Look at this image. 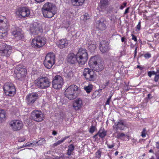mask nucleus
<instances>
[{
  "label": "nucleus",
  "mask_w": 159,
  "mask_h": 159,
  "mask_svg": "<svg viewBox=\"0 0 159 159\" xmlns=\"http://www.w3.org/2000/svg\"><path fill=\"white\" fill-rule=\"evenodd\" d=\"M43 16L51 18L56 13V7L52 3L48 2L45 3L42 9Z\"/></svg>",
  "instance_id": "obj_1"
},
{
  "label": "nucleus",
  "mask_w": 159,
  "mask_h": 159,
  "mask_svg": "<svg viewBox=\"0 0 159 159\" xmlns=\"http://www.w3.org/2000/svg\"><path fill=\"white\" fill-rule=\"evenodd\" d=\"M80 90L75 85H71L69 86L65 90V96L70 100L75 98L78 96Z\"/></svg>",
  "instance_id": "obj_2"
},
{
  "label": "nucleus",
  "mask_w": 159,
  "mask_h": 159,
  "mask_svg": "<svg viewBox=\"0 0 159 159\" xmlns=\"http://www.w3.org/2000/svg\"><path fill=\"white\" fill-rule=\"evenodd\" d=\"M89 62L90 64H93L94 70L96 71H100L104 68L103 63L99 56H94L92 57Z\"/></svg>",
  "instance_id": "obj_3"
},
{
  "label": "nucleus",
  "mask_w": 159,
  "mask_h": 159,
  "mask_svg": "<svg viewBox=\"0 0 159 159\" xmlns=\"http://www.w3.org/2000/svg\"><path fill=\"white\" fill-rule=\"evenodd\" d=\"M35 84L37 88L42 89H46L50 86V82L48 79L46 77H40L34 81Z\"/></svg>",
  "instance_id": "obj_4"
},
{
  "label": "nucleus",
  "mask_w": 159,
  "mask_h": 159,
  "mask_svg": "<svg viewBox=\"0 0 159 159\" xmlns=\"http://www.w3.org/2000/svg\"><path fill=\"white\" fill-rule=\"evenodd\" d=\"M76 55L78 62L80 65H84L87 62L88 58V56L87 50L83 48H80Z\"/></svg>",
  "instance_id": "obj_5"
},
{
  "label": "nucleus",
  "mask_w": 159,
  "mask_h": 159,
  "mask_svg": "<svg viewBox=\"0 0 159 159\" xmlns=\"http://www.w3.org/2000/svg\"><path fill=\"white\" fill-rule=\"evenodd\" d=\"M47 39L43 36H38L32 40V46L35 48H40L44 46L47 42Z\"/></svg>",
  "instance_id": "obj_6"
},
{
  "label": "nucleus",
  "mask_w": 159,
  "mask_h": 159,
  "mask_svg": "<svg viewBox=\"0 0 159 159\" xmlns=\"http://www.w3.org/2000/svg\"><path fill=\"white\" fill-rule=\"evenodd\" d=\"M55 61V56L53 52L47 54L45 56L43 61L45 67L48 69L51 68L54 64Z\"/></svg>",
  "instance_id": "obj_7"
},
{
  "label": "nucleus",
  "mask_w": 159,
  "mask_h": 159,
  "mask_svg": "<svg viewBox=\"0 0 159 159\" xmlns=\"http://www.w3.org/2000/svg\"><path fill=\"white\" fill-rule=\"evenodd\" d=\"M83 75L88 81H93L96 78V75L94 71L88 68H85L84 69Z\"/></svg>",
  "instance_id": "obj_8"
},
{
  "label": "nucleus",
  "mask_w": 159,
  "mask_h": 159,
  "mask_svg": "<svg viewBox=\"0 0 159 159\" xmlns=\"http://www.w3.org/2000/svg\"><path fill=\"white\" fill-rule=\"evenodd\" d=\"M3 88L5 93L7 95L12 96L16 93V89L13 84L11 83L5 84Z\"/></svg>",
  "instance_id": "obj_9"
},
{
  "label": "nucleus",
  "mask_w": 159,
  "mask_h": 159,
  "mask_svg": "<svg viewBox=\"0 0 159 159\" xmlns=\"http://www.w3.org/2000/svg\"><path fill=\"white\" fill-rule=\"evenodd\" d=\"M3 88L5 93L7 95L12 96L16 93V89L13 84L11 83L5 84Z\"/></svg>",
  "instance_id": "obj_10"
},
{
  "label": "nucleus",
  "mask_w": 159,
  "mask_h": 159,
  "mask_svg": "<svg viewBox=\"0 0 159 159\" xmlns=\"http://www.w3.org/2000/svg\"><path fill=\"white\" fill-rule=\"evenodd\" d=\"M30 32L32 35L40 34L43 32L42 27L40 24L34 23L30 27Z\"/></svg>",
  "instance_id": "obj_11"
},
{
  "label": "nucleus",
  "mask_w": 159,
  "mask_h": 159,
  "mask_svg": "<svg viewBox=\"0 0 159 159\" xmlns=\"http://www.w3.org/2000/svg\"><path fill=\"white\" fill-rule=\"evenodd\" d=\"M64 80L62 77L60 75H57L53 78L52 81V87L55 89L61 88L63 84Z\"/></svg>",
  "instance_id": "obj_12"
},
{
  "label": "nucleus",
  "mask_w": 159,
  "mask_h": 159,
  "mask_svg": "<svg viewBox=\"0 0 159 159\" xmlns=\"http://www.w3.org/2000/svg\"><path fill=\"white\" fill-rule=\"evenodd\" d=\"M12 51L11 46L4 43L0 46V54L2 56L9 57Z\"/></svg>",
  "instance_id": "obj_13"
},
{
  "label": "nucleus",
  "mask_w": 159,
  "mask_h": 159,
  "mask_svg": "<svg viewBox=\"0 0 159 159\" xmlns=\"http://www.w3.org/2000/svg\"><path fill=\"white\" fill-rule=\"evenodd\" d=\"M43 114L41 111L37 110L33 111L31 113V118L34 120L41 122L43 120Z\"/></svg>",
  "instance_id": "obj_14"
},
{
  "label": "nucleus",
  "mask_w": 159,
  "mask_h": 159,
  "mask_svg": "<svg viewBox=\"0 0 159 159\" xmlns=\"http://www.w3.org/2000/svg\"><path fill=\"white\" fill-rule=\"evenodd\" d=\"M126 126V123L123 120H119L117 122H115L113 126V129L115 131L114 133H117L118 129L121 130H124Z\"/></svg>",
  "instance_id": "obj_15"
},
{
  "label": "nucleus",
  "mask_w": 159,
  "mask_h": 159,
  "mask_svg": "<svg viewBox=\"0 0 159 159\" xmlns=\"http://www.w3.org/2000/svg\"><path fill=\"white\" fill-rule=\"evenodd\" d=\"M10 127L13 131L19 130L23 126L22 122L19 120H14L11 121L10 123Z\"/></svg>",
  "instance_id": "obj_16"
},
{
  "label": "nucleus",
  "mask_w": 159,
  "mask_h": 159,
  "mask_svg": "<svg viewBox=\"0 0 159 159\" xmlns=\"http://www.w3.org/2000/svg\"><path fill=\"white\" fill-rule=\"evenodd\" d=\"M38 97V94L36 93H32L29 94L26 98L27 103L29 105H32Z\"/></svg>",
  "instance_id": "obj_17"
},
{
  "label": "nucleus",
  "mask_w": 159,
  "mask_h": 159,
  "mask_svg": "<svg viewBox=\"0 0 159 159\" xmlns=\"http://www.w3.org/2000/svg\"><path fill=\"white\" fill-rule=\"evenodd\" d=\"M25 69L20 68L19 66L17 67L15 70V76L18 79H20L25 75Z\"/></svg>",
  "instance_id": "obj_18"
},
{
  "label": "nucleus",
  "mask_w": 159,
  "mask_h": 159,
  "mask_svg": "<svg viewBox=\"0 0 159 159\" xmlns=\"http://www.w3.org/2000/svg\"><path fill=\"white\" fill-rule=\"evenodd\" d=\"M107 21L104 18H101L96 22V27L98 29L103 30H105L107 26Z\"/></svg>",
  "instance_id": "obj_19"
},
{
  "label": "nucleus",
  "mask_w": 159,
  "mask_h": 159,
  "mask_svg": "<svg viewBox=\"0 0 159 159\" xmlns=\"http://www.w3.org/2000/svg\"><path fill=\"white\" fill-rule=\"evenodd\" d=\"M18 11L19 15L23 17L28 16L30 13V10L25 7L20 8L18 9Z\"/></svg>",
  "instance_id": "obj_20"
},
{
  "label": "nucleus",
  "mask_w": 159,
  "mask_h": 159,
  "mask_svg": "<svg viewBox=\"0 0 159 159\" xmlns=\"http://www.w3.org/2000/svg\"><path fill=\"white\" fill-rule=\"evenodd\" d=\"M9 26V24L6 18L0 15V28L7 29Z\"/></svg>",
  "instance_id": "obj_21"
},
{
  "label": "nucleus",
  "mask_w": 159,
  "mask_h": 159,
  "mask_svg": "<svg viewBox=\"0 0 159 159\" xmlns=\"http://www.w3.org/2000/svg\"><path fill=\"white\" fill-rule=\"evenodd\" d=\"M12 35L17 40L20 39L24 36L22 30L18 27L15 28L12 32Z\"/></svg>",
  "instance_id": "obj_22"
},
{
  "label": "nucleus",
  "mask_w": 159,
  "mask_h": 159,
  "mask_svg": "<svg viewBox=\"0 0 159 159\" xmlns=\"http://www.w3.org/2000/svg\"><path fill=\"white\" fill-rule=\"evenodd\" d=\"M67 61L71 64H73L78 62L77 55L71 53L69 54L67 57Z\"/></svg>",
  "instance_id": "obj_23"
},
{
  "label": "nucleus",
  "mask_w": 159,
  "mask_h": 159,
  "mask_svg": "<svg viewBox=\"0 0 159 159\" xmlns=\"http://www.w3.org/2000/svg\"><path fill=\"white\" fill-rule=\"evenodd\" d=\"M100 50L102 53L107 52L108 50V43L106 41H101L100 43Z\"/></svg>",
  "instance_id": "obj_24"
},
{
  "label": "nucleus",
  "mask_w": 159,
  "mask_h": 159,
  "mask_svg": "<svg viewBox=\"0 0 159 159\" xmlns=\"http://www.w3.org/2000/svg\"><path fill=\"white\" fill-rule=\"evenodd\" d=\"M82 105V100L80 98H78L74 101L73 107L75 110H78L81 108Z\"/></svg>",
  "instance_id": "obj_25"
},
{
  "label": "nucleus",
  "mask_w": 159,
  "mask_h": 159,
  "mask_svg": "<svg viewBox=\"0 0 159 159\" xmlns=\"http://www.w3.org/2000/svg\"><path fill=\"white\" fill-rule=\"evenodd\" d=\"M109 0H101L99 5L101 10L103 11L106 10L109 5Z\"/></svg>",
  "instance_id": "obj_26"
},
{
  "label": "nucleus",
  "mask_w": 159,
  "mask_h": 159,
  "mask_svg": "<svg viewBox=\"0 0 159 159\" xmlns=\"http://www.w3.org/2000/svg\"><path fill=\"white\" fill-rule=\"evenodd\" d=\"M57 44L60 49H62L67 45V41L65 39H61L59 40Z\"/></svg>",
  "instance_id": "obj_27"
},
{
  "label": "nucleus",
  "mask_w": 159,
  "mask_h": 159,
  "mask_svg": "<svg viewBox=\"0 0 159 159\" xmlns=\"http://www.w3.org/2000/svg\"><path fill=\"white\" fill-rule=\"evenodd\" d=\"M7 30L0 28V38L2 39L6 37L7 34Z\"/></svg>",
  "instance_id": "obj_28"
},
{
  "label": "nucleus",
  "mask_w": 159,
  "mask_h": 159,
  "mask_svg": "<svg viewBox=\"0 0 159 159\" xmlns=\"http://www.w3.org/2000/svg\"><path fill=\"white\" fill-rule=\"evenodd\" d=\"M75 149V146L73 144L70 145L68 147L66 154L68 156L72 154L73 151Z\"/></svg>",
  "instance_id": "obj_29"
},
{
  "label": "nucleus",
  "mask_w": 159,
  "mask_h": 159,
  "mask_svg": "<svg viewBox=\"0 0 159 159\" xmlns=\"http://www.w3.org/2000/svg\"><path fill=\"white\" fill-rule=\"evenodd\" d=\"M71 2L74 6H79L83 4L85 0H71Z\"/></svg>",
  "instance_id": "obj_30"
},
{
  "label": "nucleus",
  "mask_w": 159,
  "mask_h": 159,
  "mask_svg": "<svg viewBox=\"0 0 159 159\" xmlns=\"http://www.w3.org/2000/svg\"><path fill=\"white\" fill-rule=\"evenodd\" d=\"M98 134L99 136L101 138H103L106 136V132L104 130L103 128H101L98 132Z\"/></svg>",
  "instance_id": "obj_31"
},
{
  "label": "nucleus",
  "mask_w": 159,
  "mask_h": 159,
  "mask_svg": "<svg viewBox=\"0 0 159 159\" xmlns=\"http://www.w3.org/2000/svg\"><path fill=\"white\" fill-rule=\"evenodd\" d=\"M88 48L90 51L92 52L96 48V44L95 42H93V43L89 42L88 43Z\"/></svg>",
  "instance_id": "obj_32"
},
{
  "label": "nucleus",
  "mask_w": 159,
  "mask_h": 159,
  "mask_svg": "<svg viewBox=\"0 0 159 159\" xmlns=\"http://www.w3.org/2000/svg\"><path fill=\"white\" fill-rule=\"evenodd\" d=\"M5 117V111L0 109V123L2 122Z\"/></svg>",
  "instance_id": "obj_33"
},
{
  "label": "nucleus",
  "mask_w": 159,
  "mask_h": 159,
  "mask_svg": "<svg viewBox=\"0 0 159 159\" xmlns=\"http://www.w3.org/2000/svg\"><path fill=\"white\" fill-rule=\"evenodd\" d=\"M69 137V136H66L63 139H62L61 140L58 141L56 143H54L53 145L55 146H57V145L61 144L65 140L68 138Z\"/></svg>",
  "instance_id": "obj_34"
},
{
  "label": "nucleus",
  "mask_w": 159,
  "mask_h": 159,
  "mask_svg": "<svg viewBox=\"0 0 159 159\" xmlns=\"http://www.w3.org/2000/svg\"><path fill=\"white\" fill-rule=\"evenodd\" d=\"M73 72L71 71H69L68 73H65L64 75L66 78L69 80L71 79L73 77Z\"/></svg>",
  "instance_id": "obj_35"
},
{
  "label": "nucleus",
  "mask_w": 159,
  "mask_h": 159,
  "mask_svg": "<svg viewBox=\"0 0 159 159\" xmlns=\"http://www.w3.org/2000/svg\"><path fill=\"white\" fill-rule=\"evenodd\" d=\"M92 85L90 84L88 86L84 87V89L88 93H89L92 90Z\"/></svg>",
  "instance_id": "obj_36"
},
{
  "label": "nucleus",
  "mask_w": 159,
  "mask_h": 159,
  "mask_svg": "<svg viewBox=\"0 0 159 159\" xmlns=\"http://www.w3.org/2000/svg\"><path fill=\"white\" fill-rule=\"evenodd\" d=\"M38 145H41L45 143V140L44 138L39 139L36 143Z\"/></svg>",
  "instance_id": "obj_37"
},
{
  "label": "nucleus",
  "mask_w": 159,
  "mask_h": 159,
  "mask_svg": "<svg viewBox=\"0 0 159 159\" xmlns=\"http://www.w3.org/2000/svg\"><path fill=\"white\" fill-rule=\"evenodd\" d=\"M117 134L116 136V137L119 139H121L122 138L125 137L126 136L125 134L123 133H117Z\"/></svg>",
  "instance_id": "obj_38"
},
{
  "label": "nucleus",
  "mask_w": 159,
  "mask_h": 159,
  "mask_svg": "<svg viewBox=\"0 0 159 159\" xmlns=\"http://www.w3.org/2000/svg\"><path fill=\"white\" fill-rule=\"evenodd\" d=\"M99 92L98 91H96L95 92H94L92 95V97L93 98H95L96 97H97L99 95Z\"/></svg>",
  "instance_id": "obj_39"
},
{
  "label": "nucleus",
  "mask_w": 159,
  "mask_h": 159,
  "mask_svg": "<svg viewBox=\"0 0 159 159\" xmlns=\"http://www.w3.org/2000/svg\"><path fill=\"white\" fill-rule=\"evenodd\" d=\"M84 16V21L88 19H89L90 16L89 15L88 13H85L84 15L83 16Z\"/></svg>",
  "instance_id": "obj_40"
},
{
  "label": "nucleus",
  "mask_w": 159,
  "mask_h": 159,
  "mask_svg": "<svg viewBox=\"0 0 159 159\" xmlns=\"http://www.w3.org/2000/svg\"><path fill=\"white\" fill-rule=\"evenodd\" d=\"M95 127L93 125H92L90 128L89 132L91 133H93L95 131Z\"/></svg>",
  "instance_id": "obj_41"
},
{
  "label": "nucleus",
  "mask_w": 159,
  "mask_h": 159,
  "mask_svg": "<svg viewBox=\"0 0 159 159\" xmlns=\"http://www.w3.org/2000/svg\"><path fill=\"white\" fill-rule=\"evenodd\" d=\"M146 129L145 128H144L143 129L142 132H141V136L143 137H145L146 136Z\"/></svg>",
  "instance_id": "obj_42"
},
{
  "label": "nucleus",
  "mask_w": 159,
  "mask_h": 159,
  "mask_svg": "<svg viewBox=\"0 0 159 159\" xmlns=\"http://www.w3.org/2000/svg\"><path fill=\"white\" fill-rule=\"evenodd\" d=\"M144 57L146 59H148L151 57V54L149 53L145 54L143 55Z\"/></svg>",
  "instance_id": "obj_43"
},
{
  "label": "nucleus",
  "mask_w": 159,
  "mask_h": 159,
  "mask_svg": "<svg viewBox=\"0 0 159 159\" xmlns=\"http://www.w3.org/2000/svg\"><path fill=\"white\" fill-rule=\"evenodd\" d=\"M101 152L98 150L96 153V156L97 157L100 158L101 156Z\"/></svg>",
  "instance_id": "obj_44"
},
{
  "label": "nucleus",
  "mask_w": 159,
  "mask_h": 159,
  "mask_svg": "<svg viewBox=\"0 0 159 159\" xmlns=\"http://www.w3.org/2000/svg\"><path fill=\"white\" fill-rule=\"evenodd\" d=\"M111 97H112V95H111V96H109L108 97V98L107 99V101L106 102V103H105V104L106 105H109V103H110V102L111 99Z\"/></svg>",
  "instance_id": "obj_45"
},
{
  "label": "nucleus",
  "mask_w": 159,
  "mask_h": 159,
  "mask_svg": "<svg viewBox=\"0 0 159 159\" xmlns=\"http://www.w3.org/2000/svg\"><path fill=\"white\" fill-rule=\"evenodd\" d=\"M159 79V74H157L155 75L154 81L156 82H157Z\"/></svg>",
  "instance_id": "obj_46"
},
{
  "label": "nucleus",
  "mask_w": 159,
  "mask_h": 159,
  "mask_svg": "<svg viewBox=\"0 0 159 159\" xmlns=\"http://www.w3.org/2000/svg\"><path fill=\"white\" fill-rule=\"evenodd\" d=\"M126 2H124L123 4L120 6V8L121 10L123 9L126 6Z\"/></svg>",
  "instance_id": "obj_47"
},
{
  "label": "nucleus",
  "mask_w": 159,
  "mask_h": 159,
  "mask_svg": "<svg viewBox=\"0 0 159 159\" xmlns=\"http://www.w3.org/2000/svg\"><path fill=\"white\" fill-rule=\"evenodd\" d=\"M141 21H140L139 22V23L136 26V28L139 30H140L141 28Z\"/></svg>",
  "instance_id": "obj_48"
},
{
  "label": "nucleus",
  "mask_w": 159,
  "mask_h": 159,
  "mask_svg": "<svg viewBox=\"0 0 159 159\" xmlns=\"http://www.w3.org/2000/svg\"><path fill=\"white\" fill-rule=\"evenodd\" d=\"M131 36L132 37V39L134 40V41L136 42L137 41V39L136 37L133 34H131Z\"/></svg>",
  "instance_id": "obj_49"
},
{
  "label": "nucleus",
  "mask_w": 159,
  "mask_h": 159,
  "mask_svg": "<svg viewBox=\"0 0 159 159\" xmlns=\"http://www.w3.org/2000/svg\"><path fill=\"white\" fill-rule=\"evenodd\" d=\"M32 143H27L25 144V145H23L24 147H30V146L31 145H32Z\"/></svg>",
  "instance_id": "obj_50"
},
{
  "label": "nucleus",
  "mask_w": 159,
  "mask_h": 159,
  "mask_svg": "<svg viewBox=\"0 0 159 159\" xmlns=\"http://www.w3.org/2000/svg\"><path fill=\"white\" fill-rule=\"evenodd\" d=\"M107 146L108 148L110 149V148H113L115 146V145H114V144H113L112 145H110V144H107Z\"/></svg>",
  "instance_id": "obj_51"
},
{
  "label": "nucleus",
  "mask_w": 159,
  "mask_h": 159,
  "mask_svg": "<svg viewBox=\"0 0 159 159\" xmlns=\"http://www.w3.org/2000/svg\"><path fill=\"white\" fill-rule=\"evenodd\" d=\"M137 47H136V48H135V50H134V58H135L136 56V54L137 53Z\"/></svg>",
  "instance_id": "obj_52"
},
{
  "label": "nucleus",
  "mask_w": 159,
  "mask_h": 159,
  "mask_svg": "<svg viewBox=\"0 0 159 159\" xmlns=\"http://www.w3.org/2000/svg\"><path fill=\"white\" fill-rule=\"evenodd\" d=\"M25 140V138H20L18 139V141L19 142H21L24 141Z\"/></svg>",
  "instance_id": "obj_53"
},
{
  "label": "nucleus",
  "mask_w": 159,
  "mask_h": 159,
  "mask_svg": "<svg viewBox=\"0 0 159 159\" xmlns=\"http://www.w3.org/2000/svg\"><path fill=\"white\" fill-rule=\"evenodd\" d=\"M129 7H127L125 10V11L124 13V14H127V13H128L129 12Z\"/></svg>",
  "instance_id": "obj_54"
},
{
  "label": "nucleus",
  "mask_w": 159,
  "mask_h": 159,
  "mask_svg": "<svg viewBox=\"0 0 159 159\" xmlns=\"http://www.w3.org/2000/svg\"><path fill=\"white\" fill-rule=\"evenodd\" d=\"M148 98L149 99H151L152 98V96L151 94L150 93L148 94Z\"/></svg>",
  "instance_id": "obj_55"
},
{
  "label": "nucleus",
  "mask_w": 159,
  "mask_h": 159,
  "mask_svg": "<svg viewBox=\"0 0 159 159\" xmlns=\"http://www.w3.org/2000/svg\"><path fill=\"white\" fill-rule=\"evenodd\" d=\"M148 75L150 77H151L152 76V74L151 72V71H149L148 72Z\"/></svg>",
  "instance_id": "obj_56"
},
{
  "label": "nucleus",
  "mask_w": 159,
  "mask_h": 159,
  "mask_svg": "<svg viewBox=\"0 0 159 159\" xmlns=\"http://www.w3.org/2000/svg\"><path fill=\"white\" fill-rule=\"evenodd\" d=\"M45 0H35L38 3H40L43 2Z\"/></svg>",
  "instance_id": "obj_57"
},
{
  "label": "nucleus",
  "mask_w": 159,
  "mask_h": 159,
  "mask_svg": "<svg viewBox=\"0 0 159 159\" xmlns=\"http://www.w3.org/2000/svg\"><path fill=\"white\" fill-rule=\"evenodd\" d=\"M156 147L157 148H159V141L156 143Z\"/></svg>",
  "instance_id": "obj_58"
},
{
  "label": "nucleus",
  "mask_w": 159,
  "mask_h": 159,
  "mask_svg": "<svg viewBox=\"0 0 159 159\" xmlns=\"http://www.w3.org/2000/svg\"><path fill=\"white\" fill-rule=\"evenodd\" d=\"M151 72L152 73V75H157V73H156V72L154 71H151Z\"/></svg>",
  "instance_id": "obj_59"
},
{
  "label": "nucleus",
  "mask_w": 159,
  "mask_h": 159,
  "mask_svg": "<svg viewBox=\"0 0 159 159\" xmlns=\"http://www.w3.org/2000/svg\"><path fill=\"white\" fill-rule=\"evenodd\" d=\"M52 134L55 135L57 134V132L55 131H53Z\"/></svg>",
  "instance_id": "obj_60"
},
{
  "label": "nucleus",
  "mask_w": 159,
  "mask_h": 159,
  "mask_svg": "<svg viewBox=\"0 0 159 159\" xmlns=\"http://www.w3.org/2000/svg\"><path fill=\"white\" fill-rule=\"evenodd\" d=\"M125 38L123 37H122L121 39V41L122 42H124L125 40Z\"/></svg>",
  "instance_id": "obj_61"
},
{
  "label": "nucleus",
  "mask_w": 159,
  "mask_h": 159,
  "mask_svg": "<svg viewBox=\"0 0 159 159\" xmlns=\"http://www.w3.org/2000/svg\"><path fill=\"white\" fill-rule=\"evenodd\" d=\"M98 135V133L97 134H96L95 135L93 136V137L94 138H96V136Z\"/></svg>",
  "instance_id": "obj_62"
},
{
  "label": "nucleus",
  "mask_w": 159,
  "mask_h": 159,
  "mask_svg": "<svg viewBox=\"0 0 159 159\" xmlns=\"http://www.w3.org/2000/svg\"><path fill=\"white\" fill-rule=\"evenodd\" d=\"M118 151H116L115 153V156H117L118 154Z\"/></svg>",
  "instance_id": "obj_63"
},
{
  "label": "nucleus",
  "mask_w": 159,
  "mask_h": 159,
  "mask_svg": "<svg viewBox=\"0 0 159 159\" xmlns=\"http://www.w3.org/2000/svg\"><path fill=\"white\" fill-rule=\"evenodd\" d=\"M156 73H157V74H159V70H157Z\"/></svg>",
  "instance_id": "obj_64"
}]
</instances>
